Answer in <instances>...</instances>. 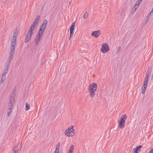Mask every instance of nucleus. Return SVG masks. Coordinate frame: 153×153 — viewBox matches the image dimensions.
<instances>
[{"mask_svg":"<svg viewBox=\"0 0 153 153\" xmlns=\"http://www.w3.org/2000/svg\"><path fill=\"white\" fill-rule=\"evenodd\" d=\"M48 22L47 20L45 19L44 20L42 24L41 25L40 27L38 30V32L43 34L46 28L47 24Z\"/></svg>","mask_w":153,"mask_h":153,"instance_id":"obj_4","label":"nucleus"},{"mask_svg":"<svg viewBox=\"0 0 153 153\" xmlns=\"http://www.w3.org/2000/svg\"><path fill=\"white\" fill-rule=\"evenodd\" d=\"M4 72H6V73H8V71H7L5 70H4Z\"/></svg>","mask_w":153,"mask_h":153,"instance_id":"obj_40","label":"nucleus"},{"mask_svg":"<svg viewBox=\"0 0 153 153\" xmlns=\"http://www.w3.org/2000/svg\"><path fill=\"white\" fill-rule=\"evenodd\" d=\"M43 34H42L41 33H39V32H38L37 33V35L36 38V41H35V44L36 45H37L39 44V42L42 36V35Z\"/></svg>","mask_w":153,"mask_h":153,"instance_id":"obj_8","label":"nucleus"},{"mask_svg":"<svg viewBox=\"0 0 153 153\" xmlns=\"http://www.w3.org/2000/svg\"><path fill=\"white\" fill-rule=\"evenodd\" d=\"M149 16H147L146 17V23H147L149 20Z\"/></svg>","mask_w":153,"mask_h":153,"instance_id":"obj_32","label":"nucleus"},{"mask_svg":"<svg viewBox=\"0 0 153 153\" xmlns=\"http://www.w3.org/2000/svg\"><path fill=\"white\" fill-rule=\"evenodd\" d=\"M13 103H9L8 105V108H11L13 109Z\"/></svg>","mask_w":153,"mask_h":153,"instance_id":"obj_27","label":"nucleus"},{"mask_svg":"<svg viewBox=\"0 0 153 153\" xmlns=\"http://www.w3.org/2000/svg\"><path fill=\"white\" fill-rule=\"evenodd\" d=\"M59 151H58L57 150H55L54 151V153H59Z\"/></svg>","mask_w":153,"mask_h":153,"instance_id":"obj_37","label":"nucleus"},{"mask_svg":"<svg viewBox=\"0 0 153 153\" xmlns=\"http://www.w3.org/2000/svg\"><path fill=\"white\" fill-rule=\"evenodd\" d=\"M149 74H147V73H146V76H145V80L144 81L146 82H148V80H149Z\"/></svg>","mask_w":153,"mask_h":153,"instance_id":"obj_20","label":"nucleus"},{"mask_svg":"<svg viewBox=\"0 0 153 153\" xmlns=\"http://www.w3.org/2000/svg\"><path fill=\"white\" fill-rule=\"evenodd\" d=\"M146 90V89H145L144 88H142V91H141V93L143 94H144Z\"/></svg>","mask_w":153,"mask_h":153,"instance_id":"obj_31","label":"nucleus"},{"mask_svg":"<svg viewBox=\"0 0 153 153\" xmlns=\"http://www.w3.org/2000/svg\"><path fill=\"white\" fill-rule=\"evenodd\" d=\"M37 23H36L34 21L33 24L31 25L32 26H33V27H36V25L37 24Z\"/></svg>","mask_w":153,"mask_h":153,"instance_id":"obj_28","label":"nucleus"},{"mask_svg":"<svg viewBox=\"0 0 153 153\" xmlns=\"http://www.w3.org/2000/svg\"><path fill=\"white\" fill-rule=\"evenodd\" d=\"M40 17V15L37 16L35 19L34 20V21L36 23H38L39 22V21Z\"/></svg>","mask_w":153,"mask_h":153,"instance_id":"obj_21","label":"nucleus"},{"mask_svg":"<svg viewBox=\"0 0 153 153\" xmlns=\"http://www.w3.org/2000/svg\"><path fill=\"white\" fill-rule=\"evenodd\" d=\"M121 47H119L118 48H117L116 51V53L117 54H118L120 51H121Z\"/></svg>","mask_w":153,"mask_h":153,"instance_id":"obj_24","label":"nucleus"},{"mask_svg":"<svg viewBox=\"0 0 153 153\" xmlns=\"http://www.w3.org/2000/svg\"><path fill=\"white\" fill-rule=\"evenodd\" d=\"M97 84L94 82L89 86L88 89L89 92V96L91 98H93L95 95V92L97 88Z\"/></svg>","mask_w":153,"mask_h":153,"instance_id":"obj_2","label":"nucleus"},{"mask_svg":"<svg viewBox=\"0 0 153 153\" xmlns=\"http://www.w3.org/2000/svg\"><path fill=\"white\" fill-rule=\"evenodd\" d=\"M151 68L150 67H148V69L147 71V72L146 73H147V74H149V75H150V73H151Z\"/></svg>","mask_w":153,"mask_h":153,"instance_id":"obj_25","label":"nucleus"},{"mask_svg":"<svg viewBox=\"0 0 153 153\" xmlns=\"http://www.w3.org/2000/svg\"><path fill=\"white\" fill-rule=\"evenodd\" d=\"M142 0H138L136 2L134 6V12L136 10L137 8L138 7L139 4L142 2Z\"/></svg>","mask_w":153,"mask_h":153,"instance_id":"obj_12","label":"nucleus"},{"mask_svg":"<svg viewBox=\"0 0 153 153\" xmlns=\"http://www.w3.org/2000/svg\"><path fill=\"white\" fill-rule=\"evenodd\" d=\"M148 82L144 81L143 85L142 86V88H144L145 89H146V88L147 86Z\"/></svg>","mask_w":153,"mask_h":153,"instance_id":"obj_17","label":"nucleus"},{"mask_svg":"<svg viewBox=\"0 0 153 153\" xmlns=\"http://www.w3.org/2000/svg\"><path fill=\"white\" fill-rule=\"evenodd\" d=\"M62 68H61V70H60V72H61V70H62Z\"/></svg>","mask_w":153,"mask_h":153,"instance_id":"obj_42","label":"nucleus"},{"mask_svg":"<svg viewBox=\"0 0 153 153\" xmlns=\"http://www.w3.org/2000/svg\"><path fill=\"white\" fill-rule=\"evenodd\" d=\"M60 142H58L56 146V147L58 148H60Z\"/></svg>","mask_w":153,"mask_h":153,"instance_id":"obj_33","label":"nucleus"},{"mask_svg":"<svg viewBox=\"0 0 153 153\" xmlns=\"http://www.w3.org/2000/svg\"><path fill=\"white\" fill-rule=\"evenodd\" d=\"M127 115L126 114H124L122 115L120 120L125 122L127 118Z\"/></svg>","mask_w":153,"mask_h":153,"instance_id":"obj_14","label":"nucleus"},{"mask_svg":"<svg viewBox=\"0 0 153 153\" xmlns=\"http://www.w3.org/2000/svg\"><path fill=\"white\" fill-rule=\"evenodd\" d=\"M109 50L108 45L106 43H104L102 45L101 51L103 53H105Z\"/></svg>","mask_w":153,"mask_h":153,"instance_id":"obj_5","label":"nucleus"},{"mask_svg":"<svg viewBox=\"0 0 153 153\" xmlns=\"http://www.w3.org/2000/svg\"><path fill=\"white\" fill-rule=\"evenodd\" d=\"M16 32H14L11 39V49L10 52V56H11V57H12L14 54L15 45H16L17 37V35H16Z\"/></svg>","mask_w":153,"mask_h":153,"instance_id":"obj_1","label":"nucleus"},{"mask_svg":"<svg viewBox=\"0 0 153 153\" xmlns=\"http://www.w3.org/2000/svg\"><path fill=\"white\" fill-rule=\"evenodd\" d=\"M9 68H10V66H9V65H7L6 67L5 70L7 71H8V70H9Z\"/></svg>","mask_w":153,"mask_h":153,"instance_id":"obj_30","label":"nucleus"},{"mask_svg":"<svg viewBox=\"0 0 153 153\" xmlns=\"http://www.w3.org/2000/svg\"><path fill=\"white\" fill-rule=\"evenodd\" d=\"M148 153H153V148L151 149Z\"/></svg>","mask_w":153,"mask_h":153,"instance_id":"obj_35","label":"nucleus"},{"mask_svg":"<svg viewBox=\"0 0 153 153\" xmlns=\"http://www.w3.org/2000/svg\"><path fill=\"white\" fill-rule=\"evenodd\" d=\"M6 74L7 73H6V72H4L2 76H6Z\"/></svg>","mask_w":153,"mask_h":153,"instance_id":"obj_36","label":"nucleus"},{"mask_svg":"<svg viewBox=\"0 0 153 153\" xmlns=\"http://www.w3.org/2000/svg\"><path fill=\"white\" fill-rule=\"evenodd\" d=\"M31 37H30V36H28L26 35V36L25 37V43H27L28 42V41H29V40Z\"/></svg>","mask_w":153,"mask_h":153,"instance_id":"obj_18","label":"nucleus"},{"mask_svg":"<svg viewBox=\"0 0 153 153\" xmlns=\"http://www.w3.org/2000/svg\"><path fill=\"white\" fill-rule=\"evenodd\" d=\"M55 150H58V151H59V148H57V147H56V149Z\"/></svg>","mask_w":153,"mask_h":153,"instance_id":"obj_39","label":"nucleus"},{"mask_svg":"<svg viewBox=\"0 0 153 153\" xmlns=\"http://www.w3.org/2000/svg\"><path fill=\"white\" fill-rule=\"evenodd\" d=\"M75 22H73L70 27V34L69 39L70 40L71 36L73 35L75 26Z\"/></svg>","mask_w":153,"mask_h":153,"instance_id":"obj_6","label":"nucleus"},{"mask_svg":"<svg viewBox=\"0 0 153 153\" xmlns=\"http://www.w3.org/2000/svg\"><path fill=\"white\" fill-rule=\"evenodd\" d=\"M101 32V31L100 30L94 31L92 32L91 35L92 36H94L96 38H97L100 35Z\"/></svg>","mask_w":153,"mask_h":153,"instance_id":"obj_9","label":"nucleus"},{"mask_svg":"<svg viewBox=\"0 0 153 153\" xmlns=\"http://www.w3.org/2000/svg\"><path fill=\"white\" fill-rule=\"evenodd\" d=\"M75 130L73 128V126L69 127L65 131V134L68 137H72L74 135Z\"/></svg>","mask_w":153,"mask_h":153,"instance_id":"obj_3","label":"nucleus"},{"mask_svg":"<svg viewBox=\"0 0 153 153\" xmlns=\"http://www.w3.org/2000/svg\"><path fill=\"white\" fill-rule=\"evenodd\" d=\"M74 146L73 145H71L69 148L68 152L73 153V150H74Z\"/></svg>","mask_w":153,"mask_h":153,"instance_id":"obj_15","label":"nucleus"},{"mask_svg":"<svg viewBox=\"0 0 153 153\" xmlns=\"http://www.w3.org/2000/svg\"><path fill=\"white\" fill-rule=\"evenodd\" d=\"M142 146L141 145L137 146L133 150L134 152V153H138L140 151L141 148H142Z\"/></svg>","mask_w":153,"mask_h":153,"instance_id":"obj_11","label":"nucleus"},{"mask_svg":"<svg viewBox=\"0 0 153 153\" xmlns=\"http://www.w3.org/2000/svg\"><path fill=\"white\" fill-rule=\"evenodd\" d=\"M6 79V76H1V84H3L4 83V80Z\"/></svg>","mask_w":153,"mask_h":153,"instance_id":"obj_16","label":"nucleus"},{"mask_svg":"<svg viewBox=\"0 0 153 153\" xmlns=\"http://www.w3.org/2000/svg\"><path fill=\"white\" fill-rule=\"evenodd\" d=\"M125 122L122 121H119L118 126L121 128H123L125 127Z\"/></svg>","mask_w":153,"mask_h":153,"instance_id":"obj_13","label":"nucleus"},{"mask_svg":"<svg viewBox=\"0 0 153 153\" xmlns=\"http://www.w3.org/2000/svg\"><path fill=\"white\" fill-rule=\"evenodd\" d=\"M35 28V27H33V26H32L31 25V26L29 29V30H30V31L33 32V30H34Z\"/></svg>","mask_w":153,"mask_h":153,"instance_id":"obj_26","label":"nucleus"},{"mask_svg":"<svg viewBox=\"0 0 153 153\" xmlns=\"http://www.w3.org/2000/svg\"><path fill=\"white\" fill-rule=\"evenodd\" d=\"M150 12H151V13H152V14H153V8H152V10H151V11Z\"/></svg>","mask_w":153,"mask_h":153,"instance_id":"obj_41","label":"nucleus"},{"mask_svg":"<svg viewBox=\"0 0 153 153\" xmlns=\"http://www.w3.org/2000/svg\"><path fill=\"white\" fill-rule=\"evenodd\" d=\"M152 14V13H151V12H150V13H149L147 16H149V17L151 16V14Z\"/></svg>","mask_w":153,"mask_h":153,"instance_id":"obj_38","label":"nucleus"},{"mask_svg":"<svg viewBox=\"0 0 153 153\" xmlns=\"http://www.w3.org/2000/svg\"><path fill=\"white\" fill-rule=\"evenodd\" d=\"M13 109L11 108H8V109L7 111V115L8 117H9L10 114H11L12 111Z\"/></svg>","mask_w":153,"mask_h":153,"instance_id":"obj_19","label":"nucleus"},{"mask_svg":"<svg viewBox=\"0 0 153 153\" xmlns=\"http://www.w3.org/2000/svg\"><path fill=\"white\" fill-rule=\"evenodd\" d=\"M33 34V32L30 31V30H28L27 32V36H28L31 37L32 36V35Z\"/></svg>","mask_w":153,"mask_h":153,"instance_id":"obj_22","label":"nucleus"},{"mask_svg":"<svg viewBox=\"0 0 153 153\" xmlns=\"http://www.w3.org/2000/svg\"><path fill=\"white\" fill-rule=\"evenodd\" d=\"M15 95V94H14L13 92L12 93V96H11L9 99V103L14 104V102L15 98L14 97Z\"/></svg>","mask_w":153,"mask_h":153,"instance_id":"obj_10","label":"nucleus"},{"mask_svg":"<svg viewBox=\"0 0 153 153\" xmlns=\"http://www.w3.org/2000/svg\"><path fill=\"white\" fill-rule=\"evenodd\" d=\"M88 15V13H85L83 15V18L85 19H86Z\"/></svg>","mask_w":153,"mask_h":153,"instance_id":"obj_29","label":"nucleus"},{"mask_svg":"<svg viewBox=\"0 0 153 153\" xmlns=\"http://www.w3.org/2000/svg\"><path fill=\"white\" fill-rule=\"evenodd\" d=\"M25 108H26L25 109L26 110H28L29 109L30 105L27 102H26V103Z\"/></svg>","mask_w":153,"mask_h":153,"instance_id":"obj_23","label":"nucleus"},{"mask_svg":"<svg viewBox=\"0 0 153 153\" xmlns=\"http://www.w3.org/2000/svg\"><path fill=\"white\" fill-rule=\"evenodd\" d=\"M22 148V143H19L18 144L17 146H14L13 149V152L14 153H17L19 150H21Z\"/></svg>","mask_w":153,"mask_h":153,"instance_id":"obj_7","label":"nucleus"},{"mask_svg":"<svg viewBox=\"0 0 153 153\" xmlns=\"http://www.w3.org/2000/svg\"><path fill=\"white\" fill-rule=\"evenodd\" d=\"M13 58H9V62L8 65H9V66H10V62L12 60Z\"/></svg>","mask_w":153,"mask_h":153,"instance_id":"obj_34","label":"nucleus"}]
</instances>
